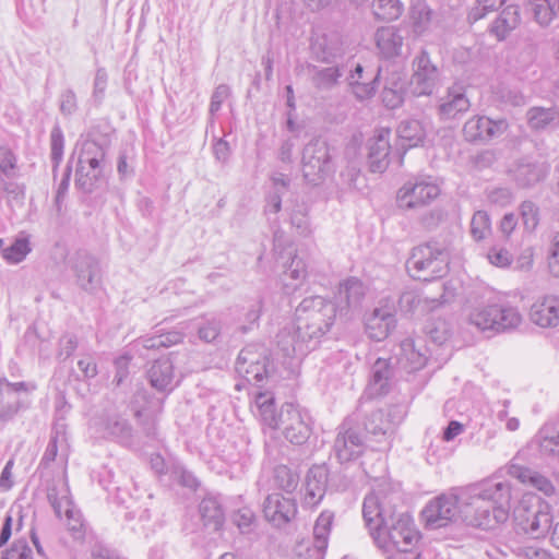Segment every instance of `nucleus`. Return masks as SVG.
Wrapping results in <instances>:
<instances>
[{
	"label": "nucleus",
	"instance_id": "60",
	"mask_svg": "<svg viewBox=\"0 0 559 559\" xmlns=\"http://www.w3.org/2000/svg\"><path fill=\"white\" fill-rule=\"evenodd\" d=\"M1 559H33V551L26 540L19 539L2 555Z\"/></svg>",
	"mask_w": 559,
	"mask_h": 559
},
{
	"label": "nucleus",
	"instance_id": "54",
	"mask_svg": "<svg viewBox=\"0 0 559 559\" xmlns=\"http://www.w3.org/2000/svg\"><path fill=\"white\" fill-rule=\"evenodd\" d=\"M520 214L524 228L527 231H534L540 221V211L538 205L530 200L523 201L520 205Z\"/></svg>",
	"mask_w": 559,
	"mask_h": 559
},
{
	"label": "nucleus",
	"instance_id": "63",
	"mask_svg": "<svg viewBox=\"0 0 559 559\" xmlns=\"http://www.w3.org/2000/svg\"><path fill=\"white\" fill-rule=\"evenodd\" d=\"M488 201L500 207L510 205L514 200V194L509 188H495L487 194Z\"/></svg>",
	"mask_w": 559,
	"mask_h": 559
},
{
	"label": "nucleus",
	"instance_id": "8",
	"mask_svg": "<svg viewBox=\"0 0 559 559\" xmlns=\"http://www.w3.org/2000/svg\"><path fill=\"white\" fill-rule=\"evenodd\" d=\"M302 174L312 185H318L333 171V162L328 143L322 139H312L302 150Z\"/></svg>",
	"mask_w": 559,
	"mask_h": 559
},
{
	"label": "nucleus",
	"instance_id": "53",
	"mask_svg": "<svg viewBox=\"0 0 559 559\" xmlns=\"http://www.w3.org/2000/svg\"><path fill=\"white\" fill-rule=\"evenodd\" d=\"M64 139L59 126L52 128L50 132V158L52 162V173L56 176L59 164L63 157Z\"/></svg>",
	"mask_w": 559,
	"mask_h": 559
},
{
	"label": "nucleus",
	"instance_id": "24",
	"mask_svg": "<svg viewBox=\"0 0 559 559\" xmlns=\"http://www.w3.org/2000/svg\"><path fill=\"white\" fill-rule=\"evenodd\" d=\"M402 418V412L397 407H392L386 413L383 409H377L367 417L365 429L373 436H388L393 433Z\"/></svg>",
	"mask_w": 559,
	"mask_h": 559
},
{
	"label": "nucleus",
	"instance_id": "23",
	"mask_svg": "<svg viewBox=\"0 0 559 559\" xmlns=\"http://www.w3.org/2000/svg\"><path fill=\"white\" fill-rule=\"evenodd\" d=\"M328 484L325 465L312 466L306 476L304 503L308 507L318 506L323 499Z\"/></svg>",
	"mask_w": 559,
	"mask_h": 559
},
{
	"label": "nucleus",
	"instance_id": "40",
	"mask_svg": "<svg viewBox=\"0 0 559 559\" xmlns=\"http://www.w3.org/2000/svg\"><path fill=\"white\" fill-rule=\"evenodd\" d=\"M343 71L338 66L311 67V83L318 91H331L338 85Z\"/></svg>",
	"mask_w": 559,
	"mask_h": 559
},
{
	"label": "nucleus",
	"instance_id": "14",
	"mask_svg": "<svg viewBox=\"0 0 559 559\" xmlns=\"http://www.w3.org/2000/svg\"><path fill=\"white\" fill-rule=\"evenodd\" d=\"M333 450L341 463L356 460L365 450V439L353 419H345L337 428Z\"/></svg>",
	"mask_w": 559,
	"mask_h": 559
},
{
	"label": "nucleus",
	"instance_id": "18",
	"mask_svg": "<svg viewBox=\"0 0 559 559\" xmlns=\"http://www.w3.org/2000/svg\"><path fill=\"white\" fill-rule=\"evenodd\" d=\"M550 165L543 160L525 157L518 160L510 169V175L518 187L527 189L544 181Z\"/></svg>",
	"mask_w": 559,
	"mask_h": 559
},
{
	"label": "nucleus",
	"instance_id": "43",
	"mask_svg": "<svg viewBox=\"0 0 559 559\" xmlns=\"http://www.w3.org/2000/svg\"><path fill=\"white\" fill-rule=\"evenodd\" d=\"M534 20L542 27H547L559 14V0H531Z\"/></svg>",
	"mask_w": 559,
	"mask_h": 559
},
{
	"label": "nucleus",
	"instance_id": "45",
	"mask_svg": "<svg viewBox=\"0 0 559 559\" xmlns=\"http://www.w3.org/2000/svg\"><path fill=\"white\" fill-rule=\"evenodd\" d=\"M334 514L330 511H323L318 516L313 527L314 547L323 551L328 547L329 535L333 524Z\"/></svg>",
	"mask_w": 559,
	"mask_h": 559
},
{
	"label": "nucleus",
	"instance_id": "12",
	"mask_svg": "<svg viewBox=\"0 0 559 559\" xmlns=\"http://www.w3.org/2000/svg\"><path fill=\"white\" fill-rule=\"evenodd\" d=\"M93 428L103 438L116 441L122 445H130L133 441L134 430L129 420L117 409H105L93 418Z\"/></svg>",
	"mask_w": 559,
	"mask_h": 559
},
{
	"label": "nucleus",
	"instance_id": "61",
	"mask_svg": "<svg viewBox=\"0 0 559 559\" xmlns=\"http://www.w3.org/2000/svg\"><path fill=\"white\" fill-rule=\"evenodd\" d=\"M233 521L242 533H249L254 525L255 515L251 509L241 508L234 514Z\"/></svg>",
	"mask_w": 559,
	"mask_h": 559
},
{
	"label": "nucleus",
	"instance_id": "46",
	"mask_svg": "<svg viewBox=\"0 0 559 559\" xmlns=\"http://www.w3.org/2000/svg\"><path fill=\"white\" fill-rule=\"evenodd\" d=\"M409 20L415 34H424L430 26L432 10L421 1L414 3L411 8Z\"/></svg>",
	"mask_w": 559,
	"mask_h": 559
},
{
	"label": "nucleus",
	"instance_id": "17",
	"mask_svg": "<svg viewBox=\"0 0 559 559\" xmlns=\"http://www.w3.org/2000/svg\"><path fill=\"white\" fill-rule=\"evenodd\" d=\"M69 490L66 485H62L61 489L56 486L48 489L47 498L53 508V511L58 518L64 515L69 531L73 534L81 535L83 521L81 512L73 506L69 498Z\"/></svg>",
	"mask_w": 559,
	"mask_h": 559
},
{
	"label": "nucleus",
	"instance_id": "16",
	"mask_svg": "<svg viewBox=\"0 0 559 559\" xmlns=\"http://www.w3.org/2000/svg\"><path fill=\"white\" fill-rule=\"evenodd\" d=\"M383 75L381 98L386 108L395 109L403 105L408 92L404 71L396 64L388 66Z\"/></svg>",
	"mask_w": 559,
	"mask_h": 559
},
{
	"label": "nucleus",
	"instance_id": "1",
	"mask_svg": "<svg viewBox=\"0 0 559 559\" xmlns=\"http://www.w3.org/2000/svg\"><path fill=\"white\" fill-rule=\"evenodd\" d=\"M394 493L383 489L367 495L362 503V518L377 547L388 559H419L414 551L419 540L413 518L396 510Z\"/></svg>",
	"mask_w": 559,
	"mask_h": 559
},
{
	"label": "nucleus",
	"instance_id": "55",
	"mask_svg": "<svg viewBox=\"0 0 559 559\" xmlns=\"http://www.w3.org/2000/svg\"><path fill=\"white\" fill-rule=\"evenodd\" d=\"M538 443L543 454L559 459V432L549 433L547 428H543L538 435Z\"/></svg>",
	"mask_w": 559,
	"mask_h": 559
},
{
	"label": "nucleus",
	"instance_id": "29",
	"mask_svg": "<svg viewBox=\"0 0 559 559\" xmlns=\"http://www.w3.org/2000/svg\"><path fill=\"white\" fill-rule=\"evenodd\" d=\"M151 385L160 392H169L174 389V365L169 358H160L153 362L147 370Z\"/></svg>",
	"mask_w": 559,
	"mask_h": 559
},
{
	"label": "nucleus",
	"instance_id": "7",
	"mask_svg": "<svg viewBox=\"0 0 559 559\" xmlns=\"http://www.w3.org/2000/svg\"><path fill=\"white\" fill-rule=\"evenodd\" d=\"M442 72L429 53L421 50L412 61V75L408 80V92L414 97L430 96L439 88Z\"/></svg>",
	"mask_w": 559,
	"mask_h": 559
},
{
	"label": "nucleus",
	"instance_id": "22",
	"mask_svg": "<svg viewBox=\"0 0 559 559\" xmlns=\"http://www.w3.org/2000/svg\"><path fill=\"white\" fill-rule=\"evenodd\" d=\"M471 102L461 87H449L445 95L439 99L437 107L441 120H452L466 112Z\"/></svg>",
	"mask_w": 559,
	"mask_h": 559
},
{
	"label": "nucleus",
	"instance_id": "41",
	"mask_svg": "<svg viewBox=\"0 0 559 559\" xmlns=\"http://www.w3.org/2000/svg\"><path fill=\"white\" fill-rule=\"evenodd\" d=\"M319 61L331 63L342 58L345 53L343 43L337 35L325 36L314 46Z\"/></svg>",
	"mask_w": 559,
	"mask_h": 559
},
{
	"label": "nucleus",
	"instance_id": "20",
	"mask_svg": "<svg viewBox=\"0 0 559 559\" xmlns=\"http://www.w3.org/2000/svg\"><path fill=\"white\" fill-rule=\"evenodd\" d=\"M263 513L274 526L282 527L296 516L297 506L292 498L281 493H271L263 502Z\"/></svg>",
	"mask_w": 559,
	"mask_h": 559
},
{
	"label": "nucleus",
	"instance_id": "49",
	"mask_svg": "<svg viewBox=\"0 0 559 559\" xmlns=\"http://www.w3.org/2000/svg\"><path fill=\"white\" fill-rule=\"evenodd\" d=\"M383 73L382 68H378L377 73L372 76V79L369 82H362L359 80H352L349 81V86L352 88V92L354 96L358 100H366L371 98L378 88L379 80Z\"/></svg>",
	"mask_w": 559,
	"mask_h": 559
},
{
	"label": "nucleus",
	"instance_id": "31",
	"mask_svg": "<svg viewBox=\"0 0 559 559\" xmlns=\"http://www.w3.org/2000/svg\"><path fill=\"white\" fill-rule=\"evenodd\" d=\"M31 250L29 237L25 233L19 234L11 242L0 238L1 255L10 264L22 262Z\"/></svg>",
	"mask_w": 559,
	"mask_h": 559
},
{
	"label": "nucleus",
	"instance_id": "52",
	"mask_svg": "<svg viewBox=\"0 0 559 559\" xmlns=\"http://www.w3.org/2000/svg\"><path fill=\"white\" fill-rule=\"evenodd\" d=\"M491 233L490 217L485 211L474 213L471 221V235L474 240L481 241Z\"/></svg>",
	"mask_w": 559,
	"mask_h": 559
},
{
	"label": "nucleus",
	"instance_id": "10",
	"mask_svg": "<svg viewBox=\"0 0 559 559\" xmlns=\"http://www.w3.org/2000/svg\"><path fill=\"white\" fill-rule=\"evenodd\" d=\"M235 369L248 382L260 384L270 374L266 348L258 344L246 346L237 357Z\"/></svg>",
	"mask_w": 559,
	"mask_h": 559
},
{
	"label": "nucleus",
	"instance_id": "48",
	"mask_svg": "<svg viewBox=\"0 0 559 559\" xmlns=\"http://www.w3.org/2000/svg\"><path fill=\"white\" fill-rule=\"evenodd\" d=\"M289 212L292 226L301 236L311 234L310 222L308 217V206L304 202H296L286 209Z\"/></svg>",
	"mask_w": 559,
	"mask_h": 559
},
{
	"label": "nucleus",
	"instance_id": "32",
	"mask_svg": "<svg viewBox=\"0 0 559 559\" xmlns=\"http://www.w3.org/2000/svg\"><path fill=\"white\" fill-rule=\"evenodd\" d=\"M439 305L437 299L424 297L415 290H406L399 299L400 310L409 314H424L433 310Z\"/></svg>",
	"mask_w": 559,
	"mask_h": 559
},
{
	"label": "nucleus",
	"instance_id": "59",
	"mask_svg": "<svg viewBox=\"0 0 559 559\" xmlns=\"http://www.w3.org/2000/svg\"><path fill=\"white\" fill-rule=\"evenodd\" d=\"M547 263L550 273L559 277V231L556 233L549 242Z\"/></svg>",
	"mask_w": 559,
	"mask_h": 559
},
{
	"label": "nucleus",
	"instance_id": "11",
	"mask_svg": "<svg viewBox=\"0 0 559 559\" xmlns=\"http://www.w3.org/2000/svg\"><path fill=\"white\" fill-rule=\"evenodd\" d=\"M36 390L34 382H10L0 377V423L12 420L21 409H26L29 402L23 397Z\"/></svg>",
	"mask_w": 559,
	"mask_h": 559
},
{
	"label": "nucleus",
	"instance_id": "62",
	"mask_svg": "<svg viewBox=\"0 0 559 559\" xmlns=\"http://www.w3.org/2000/svg\"><path fill=\"white\" fill-rule=\"evenodd\" d=\"M430 340L436 344H443L450 336V331L444 321H436L426 326Z\"/></svg>",
	"mask_w": 559,
	"mask_h": 559
},
{
	"label": "nucleus",
	"instance_id": "19",
	"mask_svg": "<svg viewBox=\"0 0 559 559\" xmlns=\"http://www.w3.org/2000/svg\"><path fill=\"white\" fill-rule=\"evenodd\" d=\"M395 328V314L388 306L376 307L365 316V331L376 342L384 341Z\"/></svg>",
	"mask_w": 559,
	"mask_h": 559
},
{
	"label": "nucleus",
	"instance_id": "37",
	"mask_svg": "<svg viewBox=\"0 0 559 559\" xmlns=\"http://www.w3.org/2000/svg\"><path fill=\"white\" fill-rule=\"evenodd\" d=\"M80 286L85 290L95 288L98 276V265L95 258L88 254L80 255L75 264Z\"/></svg>",
	"mask_w": 559,
	"mask_h": 559
},
{
	"label": "nucleus",
	"instance_id": "35",
	"mask_svg": "<svg viewBox=\"0 0 559 559\" xmlns=\"http://www.w3.org/2000/svg\"><path fill=\"white\" fill-rule=\"evenodd\" d=\"M392 376L393 369L390 361L384 358H378L371 367L369 381V389L372 394L381 395L386 393Z\"/></svg>",
	"mask_w": 559,
	"mask_h": 559
},
{
	"label": "nucleus",
	"instance_id": "44",
	"mask_svg": "<svg viewBox=\"0 0 559 559\" xmlns=\"http://www.w3.org/2000/svg\"><path fill=\"white\" fill-rule=\"evenodd\" d=\"M103 174V169L93 171V168L76 165L75 187L84 193H92L98 188Z\"/></svg>",
	"mask_w": 559,
	"mask_h": 559
},
{
	"label": "nucleus",
	"instance_id": "33",
	"mask_svg": "<svg viewBox=\"0 0 559 559\" xmlns=\"http://www.w3.org/2000/svg\"><path fill=\"white\" fill-rule=\"evenodd\" d=\"M521 22L520 8L518 5L506 7L495 22L490 26V33L493 34L498 40H503L506 37L515 29Z\"/></svg>",
	"mask_w": 559,
	"mask_h": 559
},
{
	"label": "nucleus",
	"instance_id": "15",
	"mask_svg": "<svg viewBox=\"0 0 559 559\" xmlns=\"http://www.w3.org/2000/svg\"><path fill=\"white\" fill-rule=\"evenodd\" d=\"M440 194L438 185L426 179L407 181L400 188L396 197L397 205L401 209L414 210L428 205Z\"/></svg>",
	"mask_w": 559,
	"mask_h": 559
},
{
	"label": "nucleus",
	"instance_id": "4",
	"mask_svg": "<svg viewBox=\"0 0 559 559\" xmlns=\"http://www.w3.org/2000/svg\"><path fill=\"white\" fill-rule=\"evenodd\" d=\"M448 264L449 254L445 248L437 241H429L413 249L406 269L416 280L432 281L448 272Z\"/></svg>",
	"mask_w": 559,
	"mask_h": 559
},
{
	"label": "nucleus",
	"instance_id": "57",
	"mask_svg": "<svg viewBox=\"0 0 559 559\" xmlns=\"http://www.w3.org/2000/svg\"><path fill=\"white\" fill-rule=\"evenodd\" d=\"M106 150L103 145L94 140H84L81 143L78 158H86L96 160H105Z\"/></svg>",
	"mask_w": 559,
	"mask_h": 559
},
{
	"label": "nucleus",
	"instance_id": "51",
	"mask_svg": "<svg viewBox=\"0 0 559 559\" xmlns=\"http://www.w3.org/2000/svg\"><path fill=\"white\" fill-rule=\"evenodd\" d=\"M274 484L286 492H293L299 483V475L286 465H278L274 468Z\"/></svg>",
	"mask_w": 559,
	"mask_h": 559
},
{
	"label": "nucleus",
	"instance_id": "56",
	"mask_svg": "<svg viewBox=\"0 0 559 559\" xmlns=\"http://www.w3.org/2000/svg\"><path fill=\"white\" fill-rule=\"evenodd\" d=\"M506 1L507 0H476L474 7L468 13V20L471 22H476L485 17L487 13L495 11Z\"/></svg>",
	"mask_w": 559,
	"mask_h": 559
},
{
	"label": "nucleus",
	"instance_id": "28",
	"mask_svg": "<svg viewBox=\"0 0 559 559\" xmlns=\"http://www.w3.org/2000/svg\"><path fill=\"white\" fill-rule=\"evenodd\" d=\"M404 37L395 26H383L374 34L376 46L380 55L390 59L401 55Z\"/></svg>",
	"mask_w": 559,
	"mask_h": 559
},
{
	"label": "nucleus",
	"instance_id": "25",
	"mask_svg": "<svg viewBox=\"0 0 559 559\" xmlns=\"http://www.w3.org/2000/svg\"><path fill=\"white\" fill-rule=\"evenodd\" d=\"M508 474L523 485L530 486L547 497L556 495V488L551 480L539 472L518 464L508 467Z\"/></svg>",
	"mask_w": 559,
	"mask_h": 559
},
{
	"label": "nucleus",
	"instance_id": "39",
	"mask_svg": "<svg viewBox=\"0 0 559 559\" xmlns=\"http://www.w3.org/2000/svg\"><path fill=\"white\" fill-rule=\"evenodd\" d=\"M425 135L420 121L415 119L402 121L397 128L400 145L404 150L421 144Z\"/></svg>",
	"mask_w": 559,
	"mask_h": 559
},
{
	"label": "nucleus",
	"instance_id": "58",
	"mask_svg": "<svg viewBox=\"0 0 559 559\" xmlns=\"http://www.w3.org/2000/svg\"><path fill=\"white\" fill-rule=\"evenodd\" d=\"M16 168V157L13 152L4 146L0 147V171L1 174L10 179L14 177V170Z\"/></svg>",
	"mask_w": 559,
	"mask_h": 559
},
{
	"label": "nucleus",
	"instance_id": "5",
	"mask_svg": "<svg viewBox=\"0 0 559 559\" xmlns=\"http://www.w3.org/2000/svg\"><path fill=\"white\" fill-rule=\"evenodd\" d=\"M516 527L533 538L545 537L552 526L551 506L534 495H525L513 511Z\"/></svg>",
	"mask_w": 559,
	"mask_h": 559
},
{
	"label": "nucleus",
	"instance_id": "9",
	"mask_svg": "<svg viewBox=\"0 0 559 559\" xmlns=\"http://www.w3.org/2000/svg\"><path fill=\"white\" fill-rule=\"evenodd\" d=\"M278 425L284 438L292 444L301 445L311 436V417L309 413L298 405L285 403L280 409Z\"/></svg>",
	"mask_w": 559,
	"mask_h": 559
},
{
	"label": "nucleus",
	"instance_id": "21",
	"mask_svg": "<svg viewBox=\"0 0 559 559\" xmlns=\"http://www.w3.org/2000/svg\"><path fill=\"white\" fill-rule=\"evenodd\" d=\"M390 130L380 129L368 143V160L369 167L372 173H382L389 165L390 154Z\"/></svg>",
	"mask_w": 559,
	"mask_h": 559
},
{
	"label": "nucleus",
	"instance_id": "30",
	"mask_svg": "<svg viewBox=\"0 0 559 559\" xmlns=\"http://www.w3.org/2000/svg\"><path fill=\"white\" fill-rule=\"evenodd\" d=\"M251 409L265 426L274 429L278 425L280 412L276 411L273 393L267 391L257 392Z\"/></svg>",
	"mask_w": 559,
	"mask_h": 559
},
{
	"label": "nucleus",
	"instance_id": "3",
	"mask_svg": "<svg viewBox=\"0 0 559 559\" xmlns=\"http://www.w3.org/2000/svg\"><path fill=\"white\" fill-rule=\"evenodd\" d=\"M511 485L487 480L461 491V520L473 527L491 530L509 519Z\"/></svg>",
	"mask_w": 559,
	"mask_h": 559
},
{
	"label": "nucleus",
	"instance_id": "47",
	"mask_svg": "<svg viewBox=\"0 0 559 559\" xmlns=\"http://www.w3.org/2000/svg\"><path fill=\"white\" fill-rule=\"evenodd\" d=\"M488 117L474 116L463 126V135L468 142H487Z\"/></svg>",
	"mask_w": 559,
	"mask_h": 559
},
{
	"label": "nucleus",
	"instance_id": "6",
	"mask_svg": "<svg viewBox=\"0 0 559 559\" xmlns=\"http://www.w3.org/2000/svg\"><path fill=\"white\" fill-rule=\"evenodd\" d=\"M469 322L483 331L506 332L522 323V314L516 307L493 304L474 308L469 313Z\"/></svg>",
	"mask_w": 559,
	"mask_h": 559
},
{
	"label": "nucleus",
	"instance_id": "34",
	"mask_svg": "<svg viewBox=\"0 0 559 559\" xmlns=\"http://www.w3.org/2000/svg\"><path fill=\"white\" fill-rule=\"evenodd\" d=\"M399 365L408 372L419 370L426 364V356L415 345L413 338L401 342L396 354Z\"/></svg>",
	"mask_w": 559,
	"mask_h": 559
},
{
	"label": "nucleus",
	"instance_id": "2",
	"mask_svg": "<svg viewBox=\"0 0 559 559\" xmlns=\"http://www.w3.org/2000/svg\"><path fill=\"white\" fill-rule=\"evenodd\" d=\"M337 306L321 296L301 300L295 320L277 334V345L285 356H304L314 349L333 326Z\"/></svg>",
	"mask_w": 559,
	"mask_h": 559
},
{
	"label": "nucleus",
	"instance_id": "38",
	"mask_svg": "<svg viewBox=\"0 0 559 559\" xmlns=\"http://www.w3.org/2000/svg\"><path fill=\"white\" fill-rule=\"evenodd\" d=\"M199 512L204 526L218 531L224 523V511L214 497L204 498L199 504Z\"/></svg>",
	"mask_w": 559,
	"mask_h": 559
},
{
	"label": "nucleus",
	"instance_id": "42",
	"mask_svg": "<svg viewBox=\"0 0 559 559\" xmlns=\"http://www.w3.org/2000/svg\"><path fill=\"white\" fill-rule=\"evenodd\" d=\"M307 277V265L302 258L295 254L292 257L289 264L286 266L282 282L287 293L298 288Z\"/></svg>",
	"mask_w": 559,
	"mask_h": 559
},
{
	"label": "nucleus",
	"instance_id": "13",
	"mask_svg": "<svg viewBox=\"0 0 559 559\" xmlns=\"http://www.w3.org/2000/svg\"><path fill=\"white\" fill-rule=\"evenodd\" d=\"M423 518L428 527L436 530L461 519V493L440 495L427 503Z\"/></svg>",
	"mask_w": 559,
	"mask_h": 559
},
{
	"label": "nucleus",
	"instance_id": "27",
	"mask_svg": "<svg viewBox=\"0 0 559 559\" xmlns=\"http://www.w3.org/2000/svg\"><path fill=\"white\" fill-rule=\"evenodd\" d=\"M365 296V287L361 281L350 277L342 282L335 296L337 312L342 316L344 311L357 308Z\"/></svg>",
	"mask_w": 559,
	"mask_h": 559
},
{
	"label": "nucleus",
	"instance_id": "50",
	"mask_svg": "<svg viewBox=\"0 0 559 559\" xmlns=\"http://www.w3.org/2000/svg\"><path fill=\"white\" fill-rule=\"evenodd\" d=\"M372 8L376 17L383 21L396 20L403 12L400 0H376Z\"/></svg>",
	"mask_w": 559,
	"mask_h": 559
},
{
	"label": "nucleus",
	"instance_id": "26",
	"mask_svg": "<svg viewBox=\"0 0 559 559\" xmlns=\"http://www.w3.org/2000/svg\"><path fill=\"white\" fill-rule=\"evenodd\" d=\"M530 318L542 328H555L559 324V298L546 296L531 307Z\"/></svg>",
	"mask_w": 559,
	"mask_h": 559
},
{
	"label": "nucleus",
	"instance_id": "64",
	"mask_svg": "<svg viewBox=\"0 0 559 559\" xmlns=\"http://www.w3.org/2000/svg\"><path fill=\"white\" fill-rule=\"evenodd\" d=\"M487 259H488L489 263L495 266L506 267L511 264L512 255L504 248L492 247L491 249H489V251L487 253Z\"/></svg>",
	"mask_w": 559,
	"mask_h": 559
},
{
	"label": "nucleus",
	"instance_id": "36",
	"mask_svg": "<svg viewBox=\"0 0 559 559\" xmlns=\"http://www.w3.org/2000/svg\"><path fill=\"white\" fill-rule=\"evenodd\" d=\"M526 118L531 129L535 131L547 130L559 124V110L554 107H533L527 110Z\"/></svg>",
	"mask_w": 559,
	"mask_h": 559
}]
</instances>
